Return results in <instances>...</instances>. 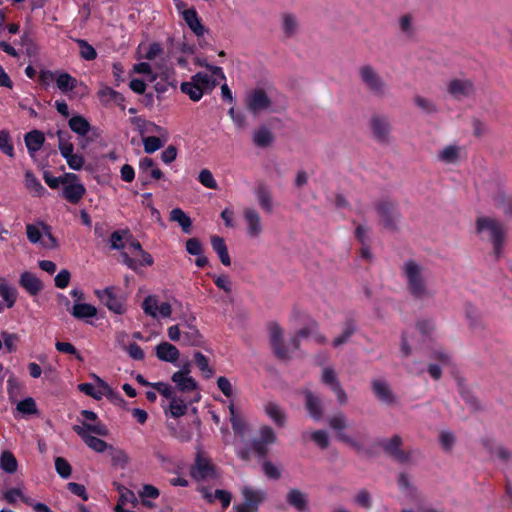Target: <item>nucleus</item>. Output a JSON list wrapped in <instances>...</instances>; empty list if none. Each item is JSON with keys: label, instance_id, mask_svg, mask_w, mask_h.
<instances>
[{"label": "nucleus", "instance_id": "30", "mask_svg": "<svg viewBox=\"0 0 512 512\" xmlns=\"http://www.w3.org/2000/svg\"><path fill=\"white\" fill-rule=\"evenodd\" d=\"M210 242H211V246H212L213 250L217 253L221 263L224 266H230L231 258L229 256L228 248H227L224 238H222L218 235H213L210 238Z\"/></svg>", "mask_w": 512, "mask_h": 512}, {"label": "nucleus", "instance_id": "39", "mask_svg": "<svg viewBox=\"0 0 512 512\" xmlns=\"http://www.w3.org/2000/svg\"><path fill=\"white\" fill-rule=\"evenodd\" d=\"M483 445L491 455L496 456L503 462H507L511 458V452L507 448L497 445L492 440H483Z\"/></svg>", "mask_w": 512, "mask_h": 512}, {"label": "nucleus", "instance_id": "58", "mask_svg": "<svg viewBox=\"0 0 512 512\" xmlns=\"http://www.w3.org/2000/svg\"><path fill=\"white\" fill-rule=\"evenodd\" d=\"M439 442L445 452H451L456 442V437L451 431H441L439 434Z\"/></svg>", "mask_w": 512, "mask_h": 512}, {"label": "nucleus", "instance_id": "19", "mask_svg": "<svg viewBox=\"0 0 512 512\" xmlns=\"http://www.w3.org/2000/svg\"><path fill=\"white\" fill-rule=\"evenodd\" d=\"M371 385L373 393L379 401L388 406H392L397 403V398L386 381L374 379L372 380Z\"/></svg>", "mask_w": 512, "mask_h": 512}, {"label": "nucleus", "instance_id": "16", "mask_svg": "<svg viewBox=\"0 0 512 512\" xmlns=\"http://www.w3.org/2000/svg\"><path fill=\"white\" fill-rule=\"evenodd\" d=\"M276 434L269 426H263L259 432V438L251 442V449L257 454L258 457H265L268 453V445L276 442Z\"/></svg>", "mask_w": 512, "mask_h": 512}, {"label": "nucleus", "instance_id": "29", "mask_svg": "<svg viewBox=\"0 0 512 512\" xmlns=\"http://www.w3.org/2000/svg\"><path fill=\"white\" fill-rule=\"evenodd\" d=\"M213 467L210 462L200 454L196 457L195 465L192 467L191 474L195 479L201 480L212 475Z\"/></svg>", "mask_w": 512, "mask_h": 512}, {"label": "nucleus", "instance_id": "50", "mask_svg": "<svg viewBox=\"0 0 512 512\" xmlns=\"http://www.w3.org/2000/svg\"><path fill=\"white\" fill-rule=\"evenodd\" d=\"M77 83V80L66 72L59 73L56 77L57 87L63 93L74 90L77 86Z\"/></svg>", "mask_w": 512, "mask_h": 512}, {"label": "nucleus", "instance_id": "49", "mask_svg": "<svg viewBox=\"0 0 512 512\" xmlns=\"http://www.w3.org/2000/svg\"><path fill=\"white\" fill-rule=\"evenodd\" d=\"M229 411H230V421H231V424H232L233 431L235 432V434H237V435H239L241 437H244L246 432H247V425H246V423L244 422L243 419H241L236 414V409H235L234 404L231 403L229 405Z\"/></svg>", "mask_w": 512, "mask_h": 512}, {"label": "nucleus", "instance_id": "47", "mask_svg": "<svg viewBox=\"0 0 512 512\" xmlns=\"http://www.w3.org/2000/svg\"><path fill=\"white\" fill-rule=\"evenodd\" d=\"M460 156V148L456 145L444 147L438 154V159L446 164H454Z\"/></svg>", "mask_w": 512, "mask_h": 512}, {"label": "nucleus", "instance_id": "36", "mask_svg": "<svg viewBox=\"0 0 512 512\" xmlns=\"http://www.w3.org/2000/svg\"><path fill=\"white\" fill-rule=\"evenodd\" d=\"M183 327V344L186 346H200L202 343V335L198 329L188 323L183 324Z\"/></svg>", "mask_w": 512, "mask_h": 512}, {"label": "nucleus", "instance_id": "15", "mask_svg": "<svg viewBox=\"0 0 512 512\" xmlns=\"http://www.w3.org/2000/svg\"><path fill=\"white\" fill-rule=\"evenodd\" d=\"M242 214L246 224L247 236L252 239L259 238L263 232V225L259 212L253 207H245Z\"/></svg>", "mask_w": 512, "mask_h": 512}, {"label": "nucleus", "instance_id": "44", "mask_svg": "<svg viewBox=\"0 0 512 512\" xmlns=\"http://www.w3.org/2000/svg\"><path fill=\"white\" fill-rule=\"evenodd\" d=\"M163 407L166 413L169 411L170 415L175 418L183 416L187 411V404L177 396L171 398L169 404Z\"/></svg>", "mask_w": 512, "mask_h": 512}, {"label": "nucleus", "instance_id": "62", "mask_svg": "<svg viewBox=\"0 0 512 512\" xmlns=\"http://www.w3.org/2000/svg\"><path fill=\"white\" fill-rule=\"evenodd\" d=\"M354 502L362 508L370 509L372 507V496L366 489H361L355 495Z\"/></svg>", "mask_w": 512, "mask_h": 512}, {"label": "nucleus", "instance_id": "5", "mask_svg": "<svg viewBox=\"0 0 512 512\" xmlns=\"http://www.w3.org/2000/svg\"><path fill=\"white\" fill-rule=\"evenodd\" d=\"M73 431L82 438L89 448L98 453L104 452L110 447L105 441L90 435V433H94L99 436H106L108 434L107 427L101 422H96L94 424L83 422L82 425H74Z\"/></svg>", "mask_w": 512, "mask_h": 512}, {"label": "nucleus", "instance_id": "56", "mask_svg": "<svg viewBox=\"0 0 512 512\" xmlns=\"http://www.w3.org/2000/svg\"><path fill=\"white\" fill-rule=\"evenodd\" d=\"M194 360L197 367L204 374L205 378H211L214 374V370L209 366L208 358L201 352L194 354Z\"/></svg>", "mask_w": 512, "mask_h": 512}, {"label": "nucleus", "instance_id": "9", "mask_svg": "<svg viewBox=\"0 0 512 512\" xmlns=\"http://www.w3.org/2000/svg\"><path fill=\"white\" fill-rule=\"evenodd\" d=\"M95 295L110 311L119 315L125 313V298L116 287L111 286L103 290H95Z\"/></svg>", "mask_w": 512, "mask_h": 512}, {"label": "nucleus", "instance_id": "46", "mask_svg": "<svg viewBox=\"0 0 512 512\" xmlns=\"http://www.w3.org/2000/svg\"><path fill=\"white\" fill-rule=\"evenodd\" d=\"M274 140L272 132L266 127H260L253 134V142L258 147H267Z\"/></svg>", "mask_w": 512, "mask_h": 512}, {"label": "nucleus", "instance_id": "20", "mask_svg": "<svg viewBox=\"0 0 512 512\" xmlns=\"http://www.w3.org/2000/svg\"><path fill=\"white\" fill-rule=\"evenodd\" d=\"M305 406L309 415L316 421L323 417V404L321 398L309 390L303 391Z\"/></svg>", "mask_w": 512, "mask_h": 512}, {"label": "nucleus", "instance_id": "2", "mask_svg": "<svg viewBox=\"0 0 512 512\" xmlns=\"http://www.w3.org/2000/svg\"><path fill=\"white\" fill-rule=\"evenodd\" d=\"M315 328H318V324L315 321L310 322L307 326L300 329L291 337L290 344L287 346L284 343L282 328L277 323L270 324L269 339L275 356L281 360L290 359L292 351L300 348L301 339L311 336L314 333Z\"/></svg>", "mask_w": 512, "mask_h": 512}, {"label": "nucleus", "instance_id": "14", "mask_svg": "<svg viewBox=\"0 0 512 512\" xmlns=\"http://www.w3.org/2000/svg\"><path fill=\"white\" fill-rule=\"evenodd\" d=\"M402 438L399 435H393L391 438L381 443L384 451L399 463H410L412 460V451H403L401 449Z\"/></svg>", "mask_w": 512, "mask_h": 512}, {"label": "nucleus", "instance_id": "8", "mask_svg": "<svg viewBox=\"0 0 512 512\" xmlns=\"http://www.w3.org/2000/svg\"><path fill=\"white\" fill-rule=\"evenodd\" d=\"M246 109L254 116L272 110L273 102L262 88L250 90L244 100Z\"/></svg>", "mask_w": 512, "mask_h": 512}, {"label": "nucleus", "instance_id": "26", "mask_svg": "<svg viewBox=\"0 0 512 512\" xmlns=\"http://www.w3.org/2000/svg\"><path fill=\"white\" fill-rule=\"evenodd\" d=\"M73 151V145L61 147V156L66 160L72 170H80L85 163V159L81 154L74 153Z\"/></svg>", "mask_w": 512, "mask_h": 512}, {"label": "nucleus", "instance_id": "18", "mask_svg": "<svg viewBox=\"0 0 512 512\" xmlns=\"http://www.w3.org/2000/svg\"><path fill=\"white\" fill-rule=\"evenodd\" d=\"M321 381L323 384L330 387V389L335 393L338 402L341 405H344L348 401V397L344 389L342 388L335 370L332 367H325L322 371Z\"/></svg>", "mask_w": 512, "mask_h": 512}, {"label": "nucleus", "instance_id": "32", "mask_svg": "<svg viewBox=\"0 0 512 512\" xmlns=\"http://www.w3.org/2000/svg\"><path fill=\"white\" fill-rule=\"evenodd\" d=\"M398 27L400 33L406 39H412L416 34L415 18L412 14L406 13L399 17Z\"/></svg>", "mask_w": 512, "mask_h": 512}, {"label": "nucleus", "instance_id": "6", "mask_svg": "<svg viewBox=\"0 0 512 512\" xmlns=\"http://www.w3.org/2000/svg\"><path fill=\"white\" fill-rule=\"evenodd\" d=\"M217 85L218 81L215 78L205 72H198L190 81L183 82L180 88L192 101H199L204 93H210Z\"/></svg>", "mask_w": 512, "mask_h": 512}, {"label": "nucleus", "instance_id": "55", "mask_svg": "<svg viewBox=\"0 0 512 512\" xmlns=\"http://www.w3.org/2000/svg\"><path fill=\"white\" fill-rule=\"evenodd\" d=\"M99 98L103 103L114 102L116 104H121L124 101L123 95L110 87H104L101 89L99 91Z\"/></svg>", "mask_w": 512, "mask_h": 512}, {"label": "nucleus", "instance_id": "21", "mask_svg": "<svg viewBox=\"0 0 512 512\" xmlns=\"http://www.w3.org/2000/svg\"><path fill=\"white\" fill-rule=\"evenodd\" d=\"M189 373V364H187L182 370L177 371L172 375V381L181 391L188 392L197 388L196 381L189 376Z\"/></svg>", "mask_w": 512, "mask_h": 512}, {"label": "nucleus", "instance_id": "24", "mask_svg": "<svg viewBox=\"0 0 512 512\" xmlns=\"http://www.w3.org/2000/svg\"><path fill=\"white\" fill-rule=\"evenodd\" d=\"M19 284L24 288L30 295L35 296L43 289L42 282L35 274L25 271L21 274Z\"/></svg>", "mask_w": 512, "mask_h": 512}, {"label": "nucleus", "instance_id": "31", "mask_svg": "<svg viewBox=\"0 0 512 512\" xmlns=\"http://www.w3.org/2000/svg\"><path fill=\"white\" fill-rule=\"evenodd\" d=\"M183 19L189 28L195 33L196 36H203L205 33V27L201 23L200 18L195 9H187L183 12Z\"/></svg>", "mask_w": 512, "mask_h": 512}, {"label": "nucleus", "instance_id": "52", "mask_svg": "<svg viewBox=\"0 0 512 512\" xmlns=\"http://www.w3.org/2000/svg\"><path fill=\"white\" fill-rule=\"evenodd\" d=\"M413 102L417 108L428 115H432L438 112L437 105L429 98L421 95H416L413 98Z\"/></svg>", "mask_w": 512, "mask_h": 512}, {"label": "nucleus", "instance_id": "23", "mask_svg": "<svg viewBox=\"0 0 512 512\" xmlns=\"http://www.w3.org/2000/svg\"><path fill=\"white\" fill-rule=\"evenodd\" d=\"M465 317L473 331H483L486 328L482 313L475 305L471 303L465 305Z\"/></svg>", "mask_w": 512, "mask_h": 512}, {"label": "nucleus", "instance_id": "35", "mask_svg": "<svg viewBox=\"0 0 512 512\" xmlns=\"http://www.w3.org/2000/svg\"><path fill=\"white\" fill-rule=\"evenodd\" d=\"M24 140L29 154L33 156L35 152L41 149L45 138L41 131L33 130L25 135Z\"/></svg>", "mask_w": 512, "mask_h": 512}, {"label": "nucleus", "instance_id": "45", "mask_svg": "<svg viewBox=\"0 0 512 512\" xmlns=\"http://www.w3.org/2000/svg\"><path fill=\"white\" fill-rule=\"evenodd\" d=\"M0 296L6 302V306L11 308L17 299V290L9 285L5 279H0Z\"/></svg>", "mask_w": 512, "mask_h": 512}, {"label": "nucleus", "instance_id": "53", "mask_svg": "<svg viewBox=\"0 0 512 512\" xmlns=\"http://www.w3.org/2000/svg\"><path fill=\"white\" fill-rule=\"evenodd\" d=\"M495 206L503 212V214L512 218V198L506 194L500 193L495 199Z\"/></svg>", "mask_w": 512, "mask_h": 512}, {"label": "nucleus", "instance_id": "57", "mask_svg": "<svg viewBox=\"0 0 512 512\" xmlns=\"http://www.w3.org/2000/svg\"><path fill=\"white\" fill-rule=\"evenodd\" d=\"M76 43L80 49V55L83 59L91 61L97 57V52L93 46H91L86 40L77 39Z\"/></svg>", "mask_w": 512, "mask_h": 512}, {"label": "nucleus", "instance_id": "1", "mask_svg": "<svg viewBox=\"0 0 512 512\" xmlns=\"http://www.w3.org/2000/svg\"><path fill=\"white\" fill-rule=\"evenodd\" d=\"M406 290L413 300L427 302L434 298L435 291L429 285V272L415 260H407L401 268Z\"/></svg>", "mask_w": 512, "mask_h": 512}, {"label": "nucleus", "instance_id": "43", "mask_svg": "<svg viewBox=\"0 0 512 512\" xmlns=\"http://www.w3.org/2000/svg\"><path fill=\"white\" fill-rule=\"evenodd\" d=\"M25 187L36 197H41L46 192L44 186L31 171L25 173Z\"/></svg>", "mask_w": 512, "mask_h": 512}, {"label": "nucleus", "instance_id": "63", "mask_svg": "<svg viewBox=\"0 0 512 512\" xmlns=\"http://www.w3.org/2000/svg\"><path fill=\"white\" fill-rule=\"evenodd\" d=\"M198 180L203 186L209 189H217L218 187L216 180L214 179L211 171L208 169H203L200 171Z\"/></svg>", "mask_w": 512, "mask_h": 512}, {"label": "nucleus", "instance_id": "37", "mask_svg": "<svg viewBox=\"0 0 512 512\" xmlns=\"http://www.w3.org/2000/svg\"><path fill=\"white\" fill-rule=\"evenodd\" d=\"M70 313L77 319H87L97 315V308L91 304L75 303Z\"/></svg>", "mask_w": 512, "mask_h": 512}, {"label": "nucleus", "instance_id": "17", "mask_svg": "<svg viewBox=\"0 0 512 512\" xmlns=\"http://www.w3.org/2000/svg\"><path fill=\"white\" fill-rule=\"evenodd\" d=\"M97 385L91 383H82L78 386L79 390L94 399H101L103 396L112 397L114 395L113 389L100 377L93 375Z\"/></svg>", "mask_w": 512, "mask_h": 512}, {"label": "nucleus", "instance_id": "42", "mask_svg": "<svg viewBox=\"0 0 512 512\" xmlns=\"http://www.w3.org/2000/svg\"><path fill=\"white\" fill-rule=\"evenodd\" d=\"M68 124L73 132L82 137L86 136L91 129L90 123L87 119L80 115L71 117Z\"/></svg>", "mask_w": 512, "mask_h": 512}, {"label": "nucleus", "instance_id": "3", "mask_svg": "<svg viewBox=\"0 0 512 512\" xmlns=\"http://www.w3.org/2000/svg\"><path fill=\"white\" fill-rule=\"evenodd\" d=\"M476 232L481 238L491 242L494 257L497 260L500 259L506 235L504 225L495 218L480 216L476 219Z\"/></svg>", "mask_w": 512, "mask_h": 512}, {"label": "nucleus", "instance_id": "59", "mask_svg": "<svg viewBox=\"0 0 512 512\" xmlns=\"http://www.w3.org/2000/svg\"><path fill=\"white\" fill-rule=\"evenodd\" d=\"M158 306L157 297L154 295L147 296L142 303L144 313L153 318L157 317Z\"/></svg>", "mask_w": 512, "mask_h": 512}, {"label": "nucleus", "instance_id": "34", "mask_svg": "<svg viewBox=\"0 0 512 512\" xmlns=\"http://www.w3.org/2000/svg\"><path fill=\"white\" fill-rule=\"evenodd\" d=\"M267 416L278 426L283 427L286 423V414L284 410L275 402H268L264 406Z\"/></svg>", "mask_w": 512, "mask_h": 512}, {"label": "nucleus", "instance_id": "48", "mask_svg": "<svg viewBox=\"0 0 512 512\" xmlns=\"http://www.w3.org/2000/svg\"><path fill=\"white\" fill-rule=\"evenodd\" d=\"M0 468L9 474L15 473L18 468V461L10 451H3L0 455Z\"/></svg>", "mask_w": 512, "mask_h": 512}, {"label": "nucleus", "instance_id": "11", "mask_svg": "<svg viewBox=\"0 0 512 512\" xmlns=\"http://www.w3.org/2000/svg\"><path fill=\"white\" fill-rule=\"evenodd\" d=\"M377 213L381 219V223L385 229L395 230L400 220V213L397 204L389 200H383L375 206Z\"/></svg>", "mask_w": 512, "mask_h": 512}, {"label": "nucleus", "instance_id": "64", "mask_svg": "<svg viewBox=\"0 0 512 512\" xmlns=\"http://www.w3.org/2000/svg\"><path fill=\"white\" fill-rule=\"evenodd\" d=\"M144 151L154 153L163 146V142L156 136H148L143 139Z\"/></svg>", "mask_w": 512, "mask_h": 512}, {"label": "nucleus", "instance_id": "40", "mask_svg": "<svg viewBox=\"0 0 512 512\" xmlns=\"http://www.w3.org/2000/svg\"><path fill=\"white\" fill-rule=\"evenodd\" d=\"M256 198L259 206L267 213H271L273 210V200L271 192L265 186H259L256 191Z\"/></svg>", "mask_w": 512, "mask_h": 512}, {"label": "nucleus", "instance_id": "4", "mask_svg": "<svg viewBox=\"0 0 512 512\" xmlns=\"http://www.w3.org/2000/svg\"><path fill=\"white\" fill-rule=\"evenodd\" d=\"M358 78L364 89L376 98H385L390 93L388 83L379 70L371 64H363L358 70Z\"/></svg>", "mask_w": 512, "mask_h": 512}, {"label": "nucleus", "instance_id": "51", "mask_svg": "<svg viewBox=\"0 0 512 512\" xmlns=\"http://www.w3.org/2000/svg\"><path fill=\"white\" fill-rule=\"evenodd\" d=\"M109 451L112 465L115 467H120L121 469L126 468L129 463L128 454L124 450L120 448H114L112 446L109 447Z\"/></svg>", "mask_w": 512, "mask_h": 512}, {"label": "nucleus", "instance_id": "12", "mask_svg": "<svg viewBox=\"0 0 512 512\" xmlns=\"http://www.w3.org/2000/svg\"><path fill=\"white\" fill-rule=\"evenodd\" d=\"M446 90L453 99L461 101L474 95L475 86L471 79L452 78L447 82Z\"/></svg>", "mask_w": 512, "mask_h": 512}, {"label": "nucleus", "instance_id": "7", "mask_svg": "<svg viewBox=\"0 0 512 512\" xmlns=\"http://www.w3.org/2000/svg\"><path fill=\"white\" fill-rule=\"evenodd\" d=\"M243 502L233 506L235 512H258L259 506L266 500L267 493L263 489H255L245 485L241 488Z\"/></svg>", "mask_w": 512, "mask_h": 512}, {"label": "nucleus", "instance_id": "61", "mask_svg": "<svg viewBox=\"0 0 512 512\" xmlns=\"http://www.w3.org/2000/svg\"><path fill=\"white\" fill-rule=\"evenodd\" d=\"M0 150L9 157H14V148L7 131H0Z\"/></svg>", "mask_w": 512, "mask_h": 512}, {"label": "nucleus", "instance_id": "10", "mask_svg": "<svg viewBox=\"0 0 512 512\" xmlns=\"http://www.w3.org/2000/svg\"><path fill=\"white\" fill-rule=\"evenodd\" d=\"M328 423L329 426L337 432L338 440L349 445L358 452L363 449V445L359 441L353 439L344 432V430L348 427V420L342 412L331 416L328 419Z\"/></svg>", "mask_w": 512, "mask_h": 512}, {"label": "nucleus", "instance_id": "28", "mask_svg": "<svg viewBox=\"0 0 512 512\" xmlns=\"http://www.w3.org/2000/svg\"><path fill=\"white\" fill-rule=\"evenodd\" d=\"M357 326L351 319L346 320L342 326V332L333 339L332 346L335 348L341 347L347 344L351 337L355 334Z\"/></svg>", "mask_w": 512, "mask_h": 512}, {"label": "nucleus", "instance_id": "13", "mask_svg": "<svg viewBox=\"0 0 512 512\" xmlns=\"http://www.w3.org/2000/svg\"><path fill=\"white\" fill-rule=\"evenodd\" d=\"M369 125L376 141L388 144L391 140V123L389 117L382 114H373Z\"/></svg>", "mask_w": 512, "mask_h": 512}, {"label": "nucleus", "instance_id": "38", "mask_svg": "<svg viewBox=\"0 0 512 512\" xmlns=\"http://www.w3.org/2000/svg\"><path fill=\"white\" fill-rule=\"evenodd\" d=\"M282 30L285 36L288 38H291L297 34L299 30V22L294 14L284 13L282 15Z\"/></svg>", "mask_w": 512, "mask_h": 512}, {"label": "nucleus", "instance_id": "27", "mask_svg": "<svg viewBox=\"0 0 512 512\" xmlns=\"http://www.w3.org/2000/svg\"><path fill=\"white\" fill-rule=\"evenodd\" d=\"M286 501L299 512H304L308 509L307 495L299 489L289 490L286 496Z\"/></svg>", "mask_w": 512, "mask_h": 512}, {"label": "nucleus", "instance_id": "54", "mask_svg": "<svg viewBox=\"0 0 512 512\" xmlns=\"http://www.w3.org/2000/svg\"><path fill=\"white\" fill-rule=\"evenodd\" d=\"M3 498L9 503H16L17 499L20 498L25 504L33 505V499L23 495L20 488H10L3 494Z\"/></svg>", "mask_w": 512, "mask_h": 512}, {"label": "nucleus", "instance_id": "41", "mask_svg": "<svg viewBox=\"0 0 512 512\" xmlns=\"http://www.w3.org/2000/svg\"><path fill=\"white\" fill-rule=\"evenodd\" d=\"M170 220L173 222H177L184 233L189 234L191 232V218L181 208H174L170 212Z\"/></svg>", "mask_w": 512, "mask_h": 512}, {"label": "nucleus", "instance_id": "60", "mask_svg": "<svg viewBox=\"0 0 512 512\" xmlns=\"http://www.w3.org/2000/svg\"><path fill=\"white\" fill-rule=\"evenodd\" d=\"M55 469L60 477L67 479L71 476L72 467L69 462L63 457H57L55 459Z\"/></svg>", "mask_w": 512, "mask_h": 512}, {"label": "nucleus", "instance_id": "25", "mask_svg": "<svg viewBox=\"0 0 512 512\" xmlns=\"http://www.w3.org/2000/svg\"><path fill=\"white\" fill-rule=\"evenodd\" d=\"M156 356L161 361L175 363L180 356V352L173 344L161 342L156 346Z\"/></svg>", "mask_w": 512, "mask_h": 512}, {"label": "nucleus", "instance_id": "22", "mask_svg": "<svg viewBox=\"0 0 512 512\" xmlns=\"http://www.w3.org/2000/svg\"><path fill=\"white\" fill-rule=\"evenodd\" d=\"M398 485L400 490L403 492V494L409 501L415 504L421 503V495L419 494L417 488L413 485L407 474L401 473L398 476Z\"/></svg>", "mask_w": 512, "mask_h": 512}, {"label": "nucleus", "instance_id": "33", "mask_svg": "<svg viewBox=\"0 0 512 512\" xmlns=\"http://www.w3.org/2000/svg\"><path fill=\"white\" fill-rule=\"evenodd\" d=\"M86 193V188L82 183L66 185L62 190V197L71 204L78 203Z\"/></svg>", "mask_w": 512, "mask_h": 512}]
</instances>
